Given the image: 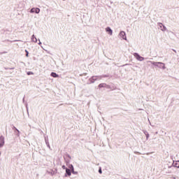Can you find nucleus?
I'll return each mask as SVG.
<instances>
[{"label": "nucleus", "mask_w": 179, "mask_h": 179, "mask_svg": "<svg viewBox=\"0 0 179 179\" xmlns=\"http://www.w3.org/2000/svg\"><path fill=\"white\" fill-rule=\"evenodd\" d=\"M118 38L120 40H125L127 41V34L125 33V31H120L118 34Z\"/></svg>", "instance_id": "obj_1"}, {"label": "nucleus", "mask_w": 179, "mask_h": 179, "mask_svg": "<svg viewBox=\"0 0 179 179\" xmlns=\"http://www.w3.org/2000/svg\"><path fill=\"white\" fill-rule=\"evenodd\" d=\"M100 79H101V76H94L89 79V82H90V83H94V82H96V80H100Z\"/></svg>", "instance_id": "obj_2"}, {"label": "nucleus", "mask_w": 179, "mask_h": 179, "mask_svg": "<svg viewBox=\"0 0 179 179\" xmlns=\"http://www.w3.org/2000/svg\"><path fill=\"white\" fill-rule=\"evenodd\" d=\"M134 57L137 59V61H144L145 58L143 57H141L138 53H134Z\"/></svg>", "instance_id": "obj_3"}, {"label": "nucleus", "mask_w": 179, "mask_h": 179, "mask_svg": "<svg viewBox=\"0 0 179 179\" xmlns=\"http://www.w3.org/2000/svg\"><path fill=\"white\" fill-rule=\"evenodd\" d=\"M3 145H5V137L3 136H0V149L1 148H3ZM0 156H1V152H0Z\"/></svg>", "instance_id": "obj_4"}, {"label": "nucleus", "mask_w": 179, "mask_h": 179, "mask_svg": "<svg viewBox=\"0 0 179 179\" xmlns=\"http://www.w3.org/2000/svg\"><path fill=\"white\" fill-rule=\"evenodd\" d=\"M158 26L162 31H167V27L164 26L162 23H158Z\"/></svg>", "instance_id": "obj_5"}, {"label": "nucleus", "mask_w": 179, "mask_h": 179, "mask_svg": "<svg viewBox=\"0 0 179 179\" xmlns=\"http://www.w3.org/2000/svg\"><path fill=\"white\" fill-rule=\"evenodd\" d=\"M30 13H40V8H32L30 10Z\"/></svg>", "instance_id": "obj_6"}, {"label": "nucleus", "mask_w": 179, "mask_h": 179, "mask_svg": "<svg viewBox=\"0 0 179 179\" xmlns=\"http://www.w3.org/2000/svg\"><path fill=\"white\" fill-rule=\"evenodd\" d=\"M105 31L107 32V34H108L109 36H113V29H111L110 27H107L105 29Z\"/></svg>", "instance_id": "obj_7"}, {"label": "nucleus", "mask_w": 179, "mask_h": 179, "mask_svg": "<svg viewBox=\"0 0 179 179\" xmlns=\"http://www.w3.org/2000/svg\"><path fill=\"white\" fill-rule=\"evenodd\" d=\"M158 68H160V69H166V64L163 62H159Z\"/></svg>", "instance_id": "obj_8"}, {"label": "nucleus", "mask_w": 179, "mask_h": 179, "mask_svg": "<svg viewBox=\"0 0 179 179\" xmlns=\"http://www.w3.org/2000/svg\"><path fill=\"white\" fill-rule=\"evenodd\" d=\"M31 41L32 43H37V38L36 37V36H34V34H33L31 36Z\"/></svg>", "instance_id": "obj_9"}, {"label": "nucleus", "mask_w": 179, "mask_h": 179, "mask_svg": "<svg viewBox=\"0 0 179 179\" xmlns=\"http://www.w3.org/2000/svg\"><path fill=\"white\" fill-rule=\"evenodd\" d=\"M173 167H177V169H179V161L173 162Z\"/></svg>", "instance_id": "obj_10"}, {"label": "nucleus", "mask_w": 179, "mask_h": 179, "mask_svg": "<svg viewBox=\"0 0 179 179\" xmlns=\"http://www.w3.org/2000/svg\"><path fill=\"white\" fill-rule=\"evenodd\" d=\"M50 76H52V78H59V76L54 72L51 73Z\"/></svg>", "instance_id": "obj_11"}, {"label": "nucleus", "mask_w": 179, "mask_h": 179, "mask_svg": "<svg viewBox=\"0 0 179 179\" xmlns=\"http://www.w3.org/2000/svg\"><path fill=\"white\" fill-rule=\"evenodd\" d=\"M152 65L155 66H157L159 68V65H160V62H150Z\"/></svg>", "instance_id": "obj_12"}, {"label": "nucleus", "mask_w": 179, "mask_h": 179, "mask_svg": "<svg viewBox=\"0 0 179 179\" xmlns=\"http://www.w3.org/2000/svg\"><path fill=\"white\" fill-rule=\"evenodd\" d=\"M99 87L101 89V87H107V84L106 83H101L99 85Z\"/></svg>", "instance_id": "obj_13"}, {"label": "nucleus", "mask_w": 179, "mask_h": 179, "mask_svg": "<svg viewBox=\"0 0 179 179\" xmlns=\"http://www.w3.org/2000/svg\"><path fill=\"white\" fill-rule=\"evenodd\" d=\"M66 173L67 175H69V176H71L72 173L71 172V169H66Z\"/></svg>", "instance_id": "obj_14"}, {"label": "nucleus", "mask_w": 179, "mask_h": 179, "mask_svg": "<svg viewBox=\"0 0 179 179\" xmlns=\"http://www.w3.org/2000/svg\"><path fill=\"white\" fill-rule=\"evenodd\" d=\"M69 170H71V171H72V170H74L73 165H72V164L69 165Z\"/></svg>", "instance_id": "obj_15"}, {"label": "nucleus", "mask_w": 179, "mask_h": 179, "mask_svg": "<svg viewBox=\"0 0 179 179\" xmlns=\"http://www.w3.org/2000/svg\"><path fill=\"white\" fill-rule=\"evenodd\" d=\"M16 131H17V135L18 136H20V131H19V129H16Z\"/></svg>", "instance_id": "obj_16"}, {"label": "nucleus", "mask_w": 179, "mask_h": 179, "mask_svg": "<svg viewBox=\"0 0 179 179\" xmlns=\"http://www.w3.org/2000/svg\"><path fill=\"white\" fill-rule=\"evenodd\" d=\"M25 52H26V57H29V51H27V50H25Z\"/></svg>", "instance_id": "obj_17"}, {"label": "nucleus", "mask_w": 179, "mask_h": 179, "mask_svg": "<svg viewBox=\"0 0 179 179\" xmlns=\"http://www.w3.org/2000/svg\"><path fill=\"white\" fill-rule=\"evenodd\" d=\"M71 172L73 174H78V172H75V169H73Z\"/></svg>", "instance_id": "obj_18"}, {"label": "nucleus", "mask_w": 179, "mask_h": 179, "mask_svg": "<svg viewBox=\"0 0 179 179\" xmlns=\"http://www.w3.org/2000/svg\"><path fill=\"white\" fill-rule=\"evenodd\" d=\"M62 168L63 169V170H66V166H65V165H63L62 166Z\"/></svg>", "instance_id": "obj_19"}, {"label": "nucleus", "mask_w": 179, "mask_h": 179, "mask_svg": "<svg viewBox=\"0 0 179 179\" xmlns=\"http://www.w3.org/2000/svg\"><path fill=\"white\" fill-rule=\"evenodd\" d=\"M27 75H34V73H33V72L29 71V72L27 73Z\"/></svg>", "instance_id": "obj_20"}, {"label": "nucleus", "mask_w": 179, "mask_h": 179, "mask_svg": "<svg viewBox=\"0 0 179 179\" xmlns=\"http://www.w3.org/2000/svg\"><path fill=\"white\" fill-rule=\"evenodd\" d=\"M99 174H101L103 173V171H101V168L99 169Z\"/></svg>", "instance_id": "obj_21"}, {"label": "nucleus", "mask_w": 179, "mask_h": 179, "mask_svg": "<svg viewBox=\"0 0 179 179\" xmlns=\"http://www.w3.org/2000/svg\"><path fill=\"white\" fill-rule=\"evenodd\" d=\"M145 135H146V138L149 139V134H146Z\"/></svg>", "instance_id": "obj_22"}, {"label": "nucleus", "mask_w": 179, "mask_h": 179, "mask_svg": "<svg viewBox=\"0 0 179 179\" xmlns=\"http://www.w3.org/2000/svg\"><path fill=\"white\" fill-rule=\"evenodd\" d=\"M38 41H39L38 45H41V41H40V39H38Z\"/></svg>", "instance_id": "obj_23"}, {"label": "nucleus", "mask_w": 179, "mask_h": 179, "mask_svg": "<svg viewBox=\"0 0 179 179\" xmlns=\"http://www.w3.org/2000/svg\"><path fill=\"white\" fill-rule=\"evenodd\" d=\"M41 48H43V46H41Z\"/></svg>", "instance_id": "obj_24"}, {"label": "nucleus", "mask_w": 179, "mask_h": 179, "mask_svg": "<svg viewBox=\"0 0 179 179\" xmlns=\"http://www.w3.org/2000/svg\"><path fill=\"white\" fill-rule=\"evenodd\" d=\"M63 1H66V0H63Z\"/></svg>", "instance_id": "obj_25"}]
</instances>
